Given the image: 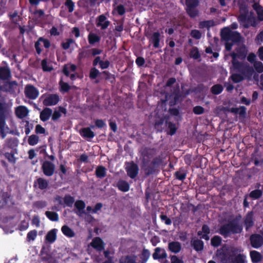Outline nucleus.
Segmentation results:
<instances>
[{
	"label": "nucleus",
	"mask_w": 263,
	"mask_h": 263,
	"mask_svg": "<svg viewBox=\"0 0 263 263\" xmlns=\"http://www.w3.org/2000/svg\"><path fill=\"white\" fill-rule=\"evenodd\" d=\"M240 247L223 244L217 249L216 255L221 263H245L246 256Z\"/></svg>",
	"instance_id": "nucleus-1"
},
{
	"label": "nucleus",
	"mask_w": 263,
	"mask_h": 263,
	"mask_svg": "<svg viewBox=\"0 0 263 263\" xmlns=\"http://www.w3.org/2000/svg\"><path fill=\"white\" fill-rule=\"evenodd\" d=\"M241 216L239 214L234 219L221 225L217 232L226 238L233 234H240L243 231V226L239 222Z\"/></svg>",
	"instance_id": "nucleus-2"
},
{
	"label": "nucleus",
	"mask_w": 263,
	"mask_h": 263,
	"mask_svg": "<svg viewBox=\"0 0 263 263\" xmlns=\"http://www.w3.org/2000/svg\"><path fill=\"white\" fill-rule=\"evenodd\" d=\"M163 163V158L162 156L159 155L154 157L148 164L144 163L142 166V170L145 175L146 176H148L155 174Z\"/></svg>",
	"instance_id": "nucleus-3"
},
{
	"label": "nucleus",
	"mask_w": 263,
	"mask_h": 263,
	"mask_svg": "<svg viewBox=\"0 0 263 263\" xmlns=\"http://www.w3.org/2000/svg\"><path fill=\"white\" fill-rule=\"evenodd\" d=\"M221 37L225 42L231 41L234 44H238L242 39L239 32L231 30L229 27H224L221 31Z\"/></svg>",
	"instance_id": "nucleus-4"
},
{
	"label": "nucleus",
	"mask_w": 263,
	"mask_h": 263,
	"mask_svg": "<svg viewBox=\"0 0 263 263\" xmlns=\"http://www.w3.org/2000/svg\"><path fill=\"white\" fill-rule=\"evenodd\" d=\"M8 114V108L5 103L0 102V134L2 139L6 136L5 132L6 125V118Z\"/></svg>",
	"instance_id": "nucleus-5"
},
{
	"label": "nucleus",
	"mask_w": 263,
	"mask_h": 263,
	"mask_svg": "<svg viewBox=\"0 0 263 263\" xmlns=\"http://www.w3.org/2000/svg\"><path fill=\"white\" fill-rule=\"evenodd\" d=\"M199 0H185L186 12L192 18L196 17L199 15V11L197 9L199 5Z\"/></svg>",
	"instance_id": "nucleus-6"
},
{
	"label": "nucleus",
	"mask_w": 263,
	"mask_h": 263,
	"mask_svg": "<svg viewBox=\"0 0 263 263\" xmlns=\"http://www.w3.org/2000/svg\"><path fill=\"white\" fill-rule=\"evenodd\" d=\"M170 98H172L169 102V105L171 106H174L181 101L182 93L180 91L178 84L173 87V90H172V92L170 95Z\"/></svg>",
	"instance_id": "nucleus-7"
},
{
	"label": "nucleus",
	"mask_w": 263,
	"mask_h": 263,
	"mask_svg": "<svg viewBox=\"0 0 263 263\" xmlns=\"http://www.w3.org/2000/svg\"><path fill=\"white\" fill-rule=\"evenodd\" d=\"M55 169L54 164L51 161L46 160L42 164L41 170L46 176H52L54 173Z\"/></svg>",
	"instance_id": "nucleus-8"
},
{
	"label": "nucleus",
	"mask_w": 263,
	"mask_h": 263,
	"mask_svg": "<svg viewBox=\"0 0 263 263\" xmlns=\"http://www.w3.org/2000/svg\"><path fill=\"white\" fill-rule=\"evenodd\" d=\"M24 93L26 97L31 100H35L39 96V90L31 84L26 85Z\"/></svg>",
	"instance_id": "nucleus-9"
},
{
	"label": "nucleus",
	"mask_w": 263,
	"mask_h": 263,
	"mask_svg": "<svg viewBox=\"0 0 263 263\" xmlns=\"http://www.w3.org/2000/svg\"><path fill=\"white\" fill-rule=\"evenodd\" d=\"M60 101V98L57 94H49L44 99L43 104L44 106H49L55 105Z\"/></svg>",
	"instance_id": "nucleus-10"
},
{
	"label": "nucleus",
	"mask_w": 263,
	"mask_h": 263,
	"mask_svg": "<svg viewBox=\"0 0 263 263\" xmlns=\"http://www.w3.org/2000/svg\"><path fill=\"white\" fill-rule=\"evenodd\" d=\"M128 165L126 167L127 175L132 179H134L138 174L139 167L137 164L133 161L128 163Z\"/></svg>",
	"instance_id": "nucleus-11"
},
{
	"label": "nucleus",
	"mask_w": 263,
	"mask_h": 263,
	"mask_svg": "<svg viewBox=\"0 0 263 263\" xmlns=\"http://www.w3.org/2000/svg\"><path fill=\"white\" fill-rule=\"evenodd\" d=\"M252 247L257 249L260 247L263 244V238L259 234H252L250 238Z\"/></svg>",
	"instance_id": "nucleus-12"
},
{
	"label": "nucleus",
	"mask_w": 263,
	"mask_h": 263,
	"mask_svg": "<svg viewBox=\"0 0 263 263\" xmlns=\"http://www.w3.org/2000/svg\"><path fill=\"white\" fill-rule=\"evenodd\" d=\"M105 243L103 240L99 237H96L93 238L90 243V246L97 251L101 252L104 250Z\"/></svg>",
	"instance_id": "nucleus-13"
},
{
	"label": "nucleus",
	"mask_w": 263,
	"mask_h": 263,
	"mask_svg": "<svg viewBox=\"0 0 263 263\" xmlns=\"http://www.w3.org/2000/svg\"><path fill=\"white\" fill-rule=\"evenodd\" d=\"M160 33L159 32H154L152 34L146 35L149 39V42L152 43L155 48H158L160 46Z\"/></svg>",
	"instance_id": "nucleus-14"
},
{
	"label": "nucleus",
	"mask_w": 263,
	"mask_h": 263,
	"mask_svg": "<svg viewBox=\"0 0 263 263\" xmlns=\"http://www.w3.org/2000/svg\"><path fill=\"white\" fill-rule=\"evenodd\" d=\"M110 24V21L107 20L106 16L104 14L99 15L97 18V26L100 27L102 30H105L107 29L109 26Z\"/></svg>",
	"instance_id": "nucleus-15"
},
{
	"label": "nucleus",
	"mask_w": 263,
	"mask_h": 263,
	"mask_svg": "<svg viewBox=\"0 0 263 263\" xmlns=\"http://www.w3.org/2000/svg\"><path fill=\"white\" fill-rule=\"evenodd\" d=\"M244 224L246 231L253 227L254 225V214L252 211L248 212L244 218Z\"/></svg>",
	"instance_id": "nucleus-16"
},
{
	"label": "nucleus",
	"mask_w": 263,
	"mask_h": 263,
	"mask_svg": "<svg viewBox=\"0 0 263 263\" xmlns=\"http://www.w3.org/2000/svg\"><path fill=\"white\" fill-rule=\"evenodd\" d=\"M49 182L44 178L39 177L37 178L33 183V186L37 187L41 190H44L48 188Z\"/></svg>",
	"instance_id": "nucleus-17"
},
{
	"label": "nucleus",
	"mask_w": 263,
	"mask_h": 263,
	"mask_svg": "<svg viewBox=\"0 0 263 263\" xmlns=\"http://www.w3.org/2000/svg\"><path fill=\"white\" fill-rule=\"evenodd\" d=\"M211 233V230L209 226L204 224L201 228V231L197 232L198 236H200V238L205 240H209L210 239L209 234Z\"/></svg>",
	"instance_id": "nucleus-18"
},
{
	"label": "nucleus",
	"mask_w": 263,
	"mask_h": 263,
	"mask_svg": "<svg viewBox=\"0 0 263 263\" xmlns=\"http://www.w3.org/2000/svg\"><path fill=\"white\" fill-rule=\"evenodd\" d=\"M168 118L166 117V116L162 117H156L154 123V127L159 132H162L164 128L163 124L164 123H165V121L168 120Z\"/></svg>",
	"instance_id": "nucleus-19"
},
{
	"label": "nucleus",
	"mask_w": 263,
	"mask_h": 263,
	"mask_svg": "<svg viewBox=\"0 0 263 263\" xmlns=\"http://www.w3.org/2000/svg\"><path fill=\"white\" fill-rule=\"evenodd\" d=\"M167 255L164 249L157 247L155 249V252L153 254V258L155 260L160 259H165L167 257Z\"/></svg>",
	"instance_id": "nucleus-20"
},
{
	"label": "nucleus",
	"mask_w": 263,
	"mask_h": 263,
	"mask_svg": "<svg viewBox=\"0 0 263 263\" xmlns=\"http://www.w3.org/2000/svg\"><path fill=\"white\" fill-rule=\"evenodd\" d=\"M181 243L176 241H171L168 243V249L170 251L175 254L179 253L181 250Z\"/></svg>",
	"instance_id": "nucleus-21"
},
{
	"label": "nucleus",
	"mask_w": 263,
	"mask_h": 263,
	"mask_svg": "<svg viewBox=\"0 0 263 263\" xmlns=\"http://www.w3.org/2000/svg\"><path fill=\"white\" fill-rule=\"evenodd\" d=\"M52 112V110L48 107H45L40 112V118L43 122L48 121L51 117Z\"/></svg>",
	"instance_id": "nucleus-22"
},
{
	"label": "nucleus",
	"mask_w": 263,
	"mask_h": 263,
	"mask_svg": "<svg viewBox=\"0 0 263 263\" xmlns=\"http://www.w3.org/2000/svg\"><path fill=\"white\" fill-rule=\"evenodd\" d=\"M11 77V71L9 67L0 66V79L6 80Z\"/></svg>",
	"instance_id": "nucleus-23"
},
{
	"label": "nucleus",
	"mask_w": 263,
	"mask_h": 263,
	"mask_svg": "<svg viewBox=\"0 0 263 263\" xmlns=\"http://www.w3.org/2000/svg\"><path fill=\"white\" fill-rule=\"evenodd\" d=\"M66 112L67 111L65 108L62 106H59L58 110H55L53 113L52 112L51 116L52 121L53 122H56L62 116L61 113L66 114Z\"/></svg>",
	"instance_id": "nucleus-24"
},
{
	"label": "nucleus",
	"mask_w": 263,
	"mask_h": 263,
	"mask_svg": "<svg viewBox=\"0 0 263 263\" xmlns=\"http://www.w3.org/2000/svg\"><path fill=\"white\" fill-rule=\"evenodd\" d=\"M15 114L18 118L23 119L28 115V110L26 107L20 106L16 109Z\"/></svg>",
	"instance_id": "nucleus-25"
},
{
	"label": "nucleus",
	"mask_w": 263,
	"mask_h": 263,
	"mask_svg": "<svg viewBox=\"0 0 263 263\" xmlns=\"http://www.w3.org/2000/svg\"><path fill=\"white\" fill-rule=\"evenodd\" d=\"M118 189L123 192H126L129 190V184L125 180H119L117 183Z\"/></svg>",
	"instance_id": "nucleus-26"
},
{
	"label": "nucleus",
	"mask_w": 263,
	"mask_h": 263,
	"mask_svg": "<svg viewBox=\"0 0 263 263\" xmlns=\"http://www.w3.org/2000/svg\"><path fill=\"white\" fill-rule=\"evenodd\" d=\"M80 135L84 138H93L95 134L90 127L82 128L80 130Z\"/></svg>",
	"instance_id": "nucleus-27"
},
{
	"label": "nucleus",
	"mask_w": 263,
	"mask_h": 263,
	"mask_svg": "<svg viewBox=\"0 0 263 263\" xmlns=\"http://www.w3.org/2000/svg\"><path fill=\"white\" fill-rule=\"evenodd\" d=\"M46 241L50 243H53L57 238V230L53 229L49 231L45 237Z\"/></svg>",
	"instance_id": "nucleus-28"
},
{
	"label": "nucleus",
	"mask_w": 263,
	"mask_h": 263,
	"mask_svg": "<svg viewBox=\"0 0 263 263\" xmlns=\"http://www.w3.org/2000/svg\"><path fill=\"white\" fill-rule=\"evenodd\" d=\"M5 145L10 149H14L18 145V140L16 138H8L6 140Z\"/></svg>",
	"instance_id": "nucleus-29"
},
{
	"label": "nucleus",
	"mask_w": 263,
	"mask_h": 263,
	"mask_svg": "<svg viewBox=\"0 0 263 263\" xmlns=\"http://www.w3.org/2000/svg\"><path fill=\"white\" fill-rule=\"evenodd\" d=\"M263 192L259 189H255L252 191L248 195L250 198L253 200H256L259 199L262 196Z\"/></svg>",
	"instance_id": "nucleus-30"
},
{
	"label": "nucleus",
	"mask_w": 263,
	"mask_h": 263,
	"mask_svg": "<svg viewBox=\"0 0 263 263\" xmlns=\"http://www.w3.org/2000/svg\"><path fill=\"white\" fill-rule=\"evenodd\" d=\"M186 171L183 167H181L179 171L175 173L174 176L176 179L180 181H183L186 178Z\"/></svg>",
	"instance_id": "nucleus-31"
},
{
	"label": "nucleus",
	"mask_w": 263,
	"mask_h": 263,
	"mask_svg": "<svg viewBox=\"0 0 263 263\" xmlns=\"http://www.w3.org/2000/svg\"><path fill=\"white\" fill-rule=\"evenodd\" d=\"M90 50L83 49L80 50L77 56V59L79 62H82L84 59L89 57Z\"/></svg>",
	"instance_id": "nucleus-32"
},
{
	"label": "nucleus",
	"mask_w": 263,
	"mask_h": 263,
	"mask_svg": "<svg viewBox=\"0 0 263 263\" xmlns=\"http://www.w3.org/2000/svg\"><path fill=\"white\" fill-rule=\"evenodd\" d=\"M250 257L253 263H258L262 258L261 254L257 251H251L250 252Z\"/></svg>",
	"instance_id": "nucleus-33"
},
{
	"label": "nucleus",
	"mask_w": 263,
	"mask_h": 263,
	"mask_svg": "<svg viewBox=\"0 0 263 263\" xmlns=\"http://www.w3.org/2000/svg\"><path fill=\"white\" fill-rule=\"evenodd\" d=\"M106 168L102 165L98 166L95 171V175L98 178H103L106 176Z\"/></svg>",
	"instance_id": "nucleus-34"
},
{
	"label": "nucleus",
	"mask_w": 263,
	"mask_h": 263,
	"mask_svg": "<svg viewBox=\"0 0 263 263\" xmlns=\"http://www.w3.org/2000/svg\"><path fill=\"white\" fill-rule=\"evenodd\" d=\"M193 247L196 251H201L203 249L204 243L203 241L200 239H196L193 241Z\"/></svg>",
	"instance_id": "nucleus-35"
},
{
	"label": "nucleus",
	"mask_w": 263,
	"mask_h": 263,
	"mask_svg": "<svg viewBox=\"0 0 263 263\" xmlns=\"http://www.w3.org/2000/svg\"><path fill=\"white\" fill-rule=\"evenodd\" d=\"M165 125L167 126V130H168V134L172 136L174 135L177 130V127L175 124L168 121V120L165 121Z\"/></svg>",
	"instance_id": "nucleus-36"
},
{
	"label": "nucleus",
	"mask_w": 263,
	"mask_h": 263,
	"mask_svg": "<svg viewBox=\"0 0 263 263\" xmlns=\"http://www.w3.org/2000/svg\"><path fill=\"white\" fill-rule=\"evenodd\" d=\"M151 253L148 249H143L140 256L141 263H146L149 258Z\"/></svg>",
	"instance_id": "nucleus-37"
},
{
	"label": "nucleus",
	"mask_w": 263,
	"mask_h": 263,
	"mask_svg": "<svg viewBox=\"0 0 263 263\" xmlns=\"http://www.w3.org/2000/svg\"><path fill=\"white\" fill-rule=\"evenodd\" d=\"M63 234L68 237H72L74 236V233L72 230L66 225L63 226L61 228Z\"/></svg>",
	"instance_id": "nucleus-38"
},
{
	"label": "nucleus",
	"mask_w": 263,
	"mask_h": 263,
	"mask_svg": "<svg viewBox=\"0 0 263 263\" xmlns=\"http://www.w3.org/2000/svg\"><path fill=\"white\" fill-rule=\"evenodd\" d=\"M101 38L99 36L93 33H90L88 36V42L90 45H93L100 41Z\"/></svg>",
	"instance_id": "nucleus-39"
},
{
	"label": "nucleus",
	"mask_w": 263,
	"mask_h": 263,
	"mask_svg": "<svg viewBox=\"0 0 263 263\" xmlns=\"http://www.w3.org/2000/svg\"><path fill=\"white\" fill-rule=\"evenodd\" d=\"M46 217L52 221H58L59 220V216L57 213L53 211H46L45 212Z\"/></svg>",
	"instance_id": "nucleus-40"
},
{
	"label": "nucleus",
	"mask_w": 263,
	"mask_h": 263,
	"mask_svg": "<svg viewBox=\"0 0 263 263\" xmlns=\"http://www.w3.org/2000/svg\"><path fill=\"white\" fill-rule=\"evenodd\" d=\"M222 242V238L218 235L214 236L211 239V245L216 248L220 246Z\"/></svg>",
	"instance_id": "nucleus-41"
},
{
	"label": "nucleus",
	"mask_w": 263,
	"mask_h": 263,
	"mask_svg": "<svg viewBox=\"0 0 263 263\" xmlns=\"http://www.w3.org/2000/svg\"><path fill=\"white\" fill-rule=\"evenodd\" d=\"M238 58L240 59H245L247 54V50L245 46H241L236 49Z\"/></svg>",
	"instance_id": "nucleus-42"
},
{
	"label": "nucleus",
	"mask_w": 263,
	"mask_h": 263,
	"mask_svg": "<svg viewBox=\"0 0 263 263\" xmlns=\"http://www.w3.org/2000/svg\"><path fill=\"white\" fill-rule=\"evenodd\" d=\"M223 90V86L221 84H215L211 87V91L212 94L218 95L221 93Z\"/></svg>",
	"instance_id": "nucleus-43"
},
{
	"label": "nucleus",
	"mask_w": 263,
	"mask_h": 263,
	"mask_svg": "<svg viewBox=\"0 0 263 263\" xmlns=\"http://www.w3.org/2000/svg\"><path fill=\"white\" fill-rule=\"evenodd\" d=\"M232 67L230 68L231 71L233 70L240 71L243 64L238 60L232 61Z\"/></svg>",
	"instance_id": "nucleus-44"
},
{
	"label": "nucleus",
	"mask_w": 263,
	"mask_h": 263,
	"mask_svg": "<svg viewBox=\"0 0 263 263\" xmlns=\"http://www.w3.org/2000/svg\"><path fill=\"white\" fill-rule=\"evenodd\" d=\"M230 78L235 83H239L244 80L243 75L239 73L232 74Z\"/></svg>",
	"instance_id": "nucleus-45"
},
{
	"label": "nucleus",
	"mask_w": 263,
	"mask_h": 263,
	"mask_svg": "<svg viewBox=\"0 0 263 263\" xmlns=\"http://www.w3.org/2000/svg\"><path fill=\"white\" fill-rule=\"evenodd\" d=\"M14 154V152L12 151L11 153H5L4 156L10 163L15 164L16 161V158L15 157Z\"/></svg>",
	"instance_id": "nucleus-46"
},
{
	"label": "nucleus",
	"mask_w": 263,
	"mask_h": 263,
	"mask_svg": "<svg viewBox=\"0 0 263 263\" xmlns=\"http://www.w3.org/2000/svg\"><path fill=\"white\" fill-rule=\"evenodd\" d=\"M64 202L68 207H72L74 202V198L70 195H66L64 198Z\"/></svg>",
	"instance_id": "nucleus-47"
},
{
	"label": "nucleus",
	"mask_w": 263,
	"mask_h": 263,
	"mask_svg": "<svg viewBox=\"0 0 263 263\" xmlns=\"http://www.w3.org/2000/svg\"><path fill=\"white\" fill-rule=\"evenodd\" d=\"M190 55L191 58H192L194 60H198L201 57V54L198 50L197 47H193L190 53Z\"/></svg>",
	"instance_id": "nucleus-48"
},
{
	"label": "nucleus",
	"mask_w": 263,
	"mask_h": 263,
	"mask_svg": "<svg viewBox=\"0 0 263 263\" xmlns=\"http://www.w3.org/2000/svg\"><path fill=\"white\" fill-rule=\"evenodd\" d=\"M59 85L60 91L62 92H67L70 89V85L67 83L63 82L62 79L59 82Z\"/></svg>",
	"instance_id": "nucleus-49"
},
{
	"label": "nucleus",
	"mask_w": 263,
	"mask_h": 263,
	"mask_svg": "<svg viewBox=\"0 0 263 263\" xmlns=\"http://www.w3.org/2000/svg\"><path fill=\"white\" fill-rule=\"evenodd\" d=\"M39 137L36 135H32L29 137L28 142L30 145L33 146L37 144Z\"/></svg>",
	"instance_id": "nucleus-50"
},
{
	"label": "nucleus",
	"mask_w": 263,
	"mask_h": 263,
	"mask_svg": "<svg viewBox=\"0 0 263 263\" xmlns=\"http://www.w3.org/2000/svg\"><path fill=\"white\" fill-rule=\"evenodd\" d=\"M75 207L78 210L80 213H84L83 210L85 208V203L83 200H77L74 204Z\"/></svg>",
	"instance_id": "nucleus-51"
},
{
	"label": "nucleus",
	"mask_w": 263,
	"mask_h": 263,
	"mask_svg": "<svg viewBox=\"0 0 263 263\" xmlns=\"http://www.w3.org/2000/svg\"><path fill=\"white\" fill-rule=\"evenodd\" d=\"M214 25V22L213 21H203L199 23V27L200 28L203 29L204 28H209Z\"/></svg>",
	"instance_id": "nucleus-52"
},
{
	"label": "nucleus",
	"mask_w": 263,
	"mask_h": 263,
	"mask_svg": "<svg viewBox=\"0 0 263 263\" xmlns=\"http://www.w3.org/2000/svg\"><path fill=\"white\" fill-rule=\"evenodd\" d=\"M41 66L44 71H51L53 70L52 66L48 65L47 60L46 59H43L41 62Z\"/></svg>",
	"instance_id": "nucleus-53"
},
{
	"label": "nucleus",
	"mask_w": 263,
	"mask_h": 263,
	"mask_svg": "<svg viewBox=\"0 0 263 263\" xmlns=\"http://www.w3.org/2000/svg\"><path fill=\"white\" fill-rule=\"evenodd\" d=\"M74 43V41L71 39H67L65 42L61 43V47L64 50H67L70 48V45Z\"/></svg>",
	"instance_id": "nucleus-54"
},
{
	"label": "nucleus",
	"mask_w": 263,
	"mask_h": 263,
	"mask_svg": "<svg viewBox=\"0 0 263 263\" xmlns=\"http://www.w3.org/2000/svg\"><path fill=\"white\" fill-rule=\"evenodd\" d=\"M65 6L68 8V12L71 13L74 9V3L72 0H66Z\"/></svg>",
	"instance_id": "nucleus-55"
},
{
	"label": "nucleus",
	"mask_w": 263,
	"mask_h": 263,
	"mask_svg": "<svg viewBox=\"0 0 263 263\" xmlns=\"http://www.w3.org/2000/svg\"><path fill=\"white\" fill-rule=\"evenodd\" d=\"M100 72L98 69L95 67H92L90 69L89 72V78L91 80H94L97 78Z\"/></svg>",
	"instance_id": "nucleus-56"
},
{
	"label": "nucleus",
	"mask_w": 263,
	"mask_h": 263,
	"mask_svg": "<svg viewBox=\"0 0 263 263\" xmlns=\"http://www.w3.org/2000/svg\"><path fill=\"white\" fill-rule=\"evenodd\" d=\"M159 217L162 222H164L166 225L169 226L172 224L171 219L165 215L163 212H161Z\"/></svg>",
	"instance_id": "nucleus-57"
},
{
	"label": "nucleus",
	"mask_w": 263,
	"mask_h": 263,
	"mask_svg": "<svg viewBox=\"0 0 263 263\" xmlns=\"http://www.w3.org/2000/svg\"><path fill=\"white\" fill-rule=\"evenodd\" d=\"M47 202L45 201L40 200L35 201L33 203V206L37 209H42L47 206Z\"/></svg>",
	"instance_id": "nucleus-58"
},
{
	"label": "nucleus",
	"mask_w": 263,
	"mask_h": 263,
	"mask_svg": "<svg viewBox=\"0 0 263 263\" xmlns=\"http://www.w3.org/2000/svg\"><path fill=\"white\" fill-rule=\"evenodd\" d=\"M191 36L196 40H199L201 38L202 34L201 32L197 29H193L191 31Z\"/></svg>",
	"instance_id": "nucleus-59"
},
{
	"label": "nucleus",
	"mask_w": 263,
	"mask_h": 263,
	"mask_svg": "<svg viewBox=\"0 0 263 263\" xmlns=\"http://www.w3.org/2000/svg\"><path fill=\"white\" fill-rule=\"evenodd\" d=\"M254 67L258 73L263 72V64L260 61H256L254 64Z\"/></svg>",
	"instance_id": "nucleus-60"
},
{
	"label": "nucleus",
	"mask_w": 263,
	"mask_h": 263,
	"mask_svg": "<svg viewBox=\"0 0 263 263\" xmlns=\"http://www.w3.org/2000/svg\"><path fill=\"white\" fill-rule=\"evenodd\" d=\"M102 74L105 76V79L106 80H110L111 83H113L115 80V75L110 73L107 71H103Z\"/></svg>",
	"instance_id": "nucleus-61"
},
{
	"label": "nucleus",
	"mask_w": 263,
	"mask_h": 263,
	"mask_svg": "<svg viewBox=\"0 0 263 263\" xmlns=\"http://www.w3.org/2000/svg\"><path fill=\"white\" fill-rule=\"evenodd\" d=\"M37 236V231L35 230L29 232L27 235L28 241L34 240Z\"/></svg>",
	"instance_id": "nucleus-62"
},
{
	"label": "nucleus",
	"mask_w": 263,
	"mask_h": 263,
	"mask_svg": "<svg viewBox=\"0 0 263 263\" xmlns=\"http://www.w3.org/2000/svg\"><path fill=\"white\" fill-rule=\"evenodd\" d=\"M193 111L195 115H200L203 114L204 109L201 106L197 105L193 107Z\"/></svg>",
	"instance_id": "nucleus-63"
},
{
	"label": "nucleus",
	"mask_w": 263,
	"mask_h": 263,
	"mask_svg": "<svg viewBox=\"0 0 263 263\" xmlns=\"http://www.w3.org/2000/svg\"><path fill=\"white\" fill-rule=\"evenodd\" d=\"M98 0H82L84 3L83 7L88 8L94 6Z\"/></svg>",
	"instance_id": "nucleus-64"
}]
</instances>
